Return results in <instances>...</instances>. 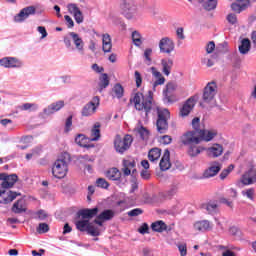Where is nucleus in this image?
I'll use <instances>...</instances> for the list:
<instances>
[{
	"instance_id": "nucleus-1",
	"label": "nucleus",
	"mask_w": 256,
	"mask_h": 256,
	"mask_svg": "<svg viewBox=\"0 0 256 256\" xmlns=\"http://www.w3.org/2000/svg\"><path fill=\"white\" fill-rule=\"evenodd\" d=\"M97 213H99V208L81 210L79 215L81 216L82 220L76 222L78 231H87V233L92 235V237H98V235H101V229L95 227L89 222L90 219L97 216Z\"/></svg>"
},
{
	"instance_id": "nucleus-2",
	"label": "nucleus",
	"mask_w": 256,
	"mask_h": 256,
	"mask_svg": "<svg viewBox=\"0 0 256 256\" xmlns=\"http://www.w3.org/2000/svg\"><path fill=\"white\" fill-rule=\"evenodd\" d=\"M130 101L137 111H145L146 115H149V112L153 109V91L149 90L146 94L137 92L131 97Z\"/></svg>"
},
{
	"instance_id": "nucleus-3",
	"label": "nucleus",
	"mask_w": 256,
	"mask_h": 256,
	"mask_svg": "<svg viewBox=\"0 0 256 256\" xmlns=\"http://www.w3.org/2000/svg\"><path fill=\"white\" fill-rule=\"evenodd\" d=\"M69 161H71V156L68 153L62 154L53 164V177L56 179H65L69 171Z\"/></svg>"
},
{
	"instance_id": "nucleus-4",
	"label": "nucleus",
	"mask_w": 256,
	"mask_h": 256,
	"mask_svg": "<svg viewBox=\"0 0 256 256\" xmlns=\"http://www.w3.org/2000/svg\"><path fill=\"white\" fill-rule=\"evenodd\" d=\"M217 95V84L215 82L208 83L202 93V105H208V107H215L217 105V100L215 97Z\"/></svg>"
},
{
	"instance_id": "nucleus-5",
	"label": "nucleus",
	"mask_w": 256,
	"mask_h": 256,
	"mask_svg": "<svg viewBox=\"0 0 256 256\" xmlns=\"http://www.w3.org/2000/svg\"><path fill=\"white\" fill-rule=\"evenodd\" d=\"M122 15H124L127 21H139L141 13L139 12V7L133 3L123 2L121 4Z\"/></svg>"
},
{
	"instance_id": "nucleus-6",
	"label": "nucleus",
	"mask_w": 256,
	"mask_h": 256,
	"mask_svg": "<svg viewBox=\"0 0 256 256\" xmlns=\"http://www.w3.org/2000/svg\"><path fill=\"white\" fill-rule=\"evenodd\" d=\"M157 114H158V119L156 122L157 131L158 133H165L167 129H169V123L167 121H169L171 117V112H169V110L165 108L164 109L157 108Z\"/></svg>"
},
{
	"instance_id": "nucleus-7",
	"label": "nucleus",
	"mask_w": 256,
	"mask_h": 256,
	"mask_svg": "<svg viewBox=\"0 0 256 256\" xmlns=\"http://www.w3.org/2000/svg\"><path fill=\"white\" fill-rule=\"evenodd\" d=\"M133 143V137L129 134L122 137L121 135H116L114 138V148L117 153L123 154Z\"/></svg>"
},
{
	"instance_id": "nucleus-8",
	"label": "nucleus",
	"mask_w": 256,
	"mask_h": 256,
	"mask_svg": "<svg viewBox=\"0 0 256 256\" xmlns=\"http://www.w3.org/2000/svg\"><path fill=\"white\" fill-rule=\"evenodd\" d=\"M197 101H199V95H194L190 98H188L182 107H180L179 110V116L180 117H189L191 111L195 109V105H197Z\"/></svg>"
},
{
	"instance_id": "nucleus-9",
	"label": "nucleus",
	"mask_w": 256,
	"mask_h": 256,
	"mask_svg": "<svg viewBox=\"0 0 256 256\" xmlns=\"http://www.w3.org/2000/svg\"><path fill=\"white\" fill-rule=\"evenodd\" d=\"M240 183L245 186L255 185L256 183V167L254 164L248 166L247 171L240 178Z\"/></svg>"
},
{
	"instance_id": "nucleus-10",
	"label": "nucleus",
	"mask_w": 256,
	"mask_h": 256,
	"mask_svg": "<svg viewBox=\"0 0 256 256\" xmlns=\"http://www.w3.org/2000/svg\"><path fill=\"white\" fill-rule=\"evenodd\" d=\"M100 99L98 96L92 98L90 102H88L81 111L82 117H93L95 113H97V109L99 108Z\"/></svg>"
},
{
	"instance_id": "nucleus-11",
	"label": "nucleus",
	"mask_w": 256,
	"mask_h": 256,
	"mask_svg": "<svg viewBox=\"0 0 256 256\" xmlns=\"http://www.w3.org/2000/svg\"><path fill=\"white\" fill-rule=\"evenodd\" d=\"M183 145H195L201 143V135L196 130L188 131L181 137Z\"/></svg>"
},
{
	"instance_id": "nucleus-12",
	"label": "nucleus",
	"mask_w": 256,
	"mask_h": 256,
	"mask_svg": "<svg viewBox=\"0 0 256 256\" xmlns=\"http://www.w3.org/2000/svg\"><path fill=\"white\" fill-rule=\"evenodd\" d=\"M0 65L5 69H21L23 61L15 57H4L0 59Z\"/></svg>"
},
{
	"instance_id": "nucleus-13",
	"label": "nucleus",
	"mask_w": 256,
	"mask_h": 256,
	"mask_svg": "<svg viewBox=\"0 0 256 256\" xmlns=\"http://www.w3.org/2000/svg\"><path fill=\"white\" fill-rule=\"evenodd\" d=\"M160 53L171 55L175 51V42L169 37H164L159 41Z\"/></svg>"
},
{
	"instance_id": "nucleus-14",
	"label": "nucleus",
	"mask_w": 256,
	"mask_h": 256,
	"mask_svg": "<svg viewBox=\"0 0 256 256\" xmlns=\"http://www.w3.org/2000/svg\"><path fill=\"white\" fill-rule=\"evenodd\" d=\"M19 177L17 174L7 175L6 173L0 174L1 187L3 189H11L15 183H17Z\"/></svg>"
},
{
	"instance_id": "nucleus-15",
	"label": "nucleus",
	"mask_w": 256,
	"mask_h": 256,
	"mask_svg": "<svg viewBox=\"0 0 256 256\" xmlns=\"http://www.w3.org/2000/svg\"><path fill=\"white\" fill-rule=\"evenodd\" d=\"M200 140L205 143H210L215 137L219 135V131L215 128H207L199 130Z\"/></svg>"
},
{
	"instance_id": "nucleus-16",
	"label": "nucleus",
	"mask_w": 256,
	"mask_h": 256,
	"mask_svg": "<svg viewBox=\"0 0 256 256\" xmlns=\"http://www.w3.org/2000/svg\"><path fill=\"white\" fill-rule=\"evenodd\" d=\"M206 155L210 157L211 159H217V157H221L223 155V145L219 143H214L210 147L205 148Z\"/></svg>"
},
{
	"instance_id": "nucleus-17",
	"label": "nucleus",
	"mask_w": 256,
	"mask_h": 256,
	"mask_svg": "<svg viewBox=\"0 0 256 256\" xmlns=\"http://www.w3.org/2000/svg\"><path fill=\"white\" fill-rule=\"evenodd\" d=\"M150 73L152 74L155 81L152 84L153 91L159 87V85H165V76L157 69V67L152 66L150 67Z\"/></svg>"
},
{
	"instance_id": "nucleus-18",
	"label": "nucleus",
	"mask_w": 256,
	"mask_h": 256,
	"mask_svg": "<svg viewBox=\"0 0 256 256\" xmlns=\"http://www.w3.org/2000/svg\"><path fill=\"white\" fill-rule=\"evenodd\" d=\"M219 171H221V163L218 161L211 162L209 167L204 170L203 177L204 179H211V177H215Z\"/></svg>"
},
{
	"instance_id": "nucleus-19",
	"label": "nucleus",
	"mask_w": 256,
	"mask_h": 256,
	"mask_svg": "<svg viewBox=\"0 0 256 256\" xmlns=\"http://www.w3.org/2000/svg\"><path fill=\"white\" fill-rule=\"evenodd\" d=\"M35 7L34 6H28L23 8L15 17L14 21L15 23H23L25 19H27L30 15H35Z\"/></svg>"
},
{
	"instance_id": "nucleus-20",
	"label": "nucleus",
	"mask_w": 256,
	"mask_h": 256,
	"mask_svg": "<svg viewBox=\"0 0 256 256\" xmlns=\"http://www.w3.org/2000/svg\"><path fill=\"white\" fill-rule=\"evenodd\" d=\"M226 196L228 197V199L223 198L222 203L227 205V207H230L231 209H233V201L231 199H237L239 197V191L235 187H229L226 190Z\"/></svg>"
},
{
	"instance_id": "nucleus-21",
	"label": "nucleus",
	"mask_w": 256,
	"mask_h": 256,
	"mask_svg": "<svg viewBox=\"0 0 256 256\" xmlns=\"http://www.w3.org/2000/svg\"><path fill=\"white\" fill-rule=\"evenodd\" d=\"M68 12L70 15H73L76 23L80 25V23H83L84 17H83V12H81V9L77 7V4H68L67 5Z\"/></svg>"
},
{
	"instance_id": "nucleus-22",
	"label": "nucleus",
	"mask_w": 256,
	"mask_h": 256,
	"mask_svg": "<svg viewBox=\"0 0 256 256\" xmlns=\"http://www.w3.org/2000/svg\"><path fill=\"white\" fill-rule=\"evenodd\" d=\"M113 217H115V212L113 210H104L96 217L94 222L96 223V225H99V227H103V222L111 221Z\"/></svg>"
},
{
	"instance_id": "nucleus-23",
	"label": "nucleus",
	"mask_w": 256,
	"mask_h": 256,
	"mask_svg": "<svg viewBox=\"0 0 256 256\" xmlns=\"http://www.w3.org/2000/svg\"><path fill=\"white\" fill-rule=\"evenodd\" d=\"M17 195V192L0 190V203L7 205V203H11L14 199H17Z\"/></svg>"
},
{
	"instance_id": "nucleus-24",
	"label": "nucleus",
	"mask_w": 256,
	"mask_h": 256,
	"mask_svg": "<svg viewBox=\"0 0 256 256\" xmlns=\"http://www.w3.org/2000/svg\"><path fill=\"white\" fill-rule=\"evenodd\" d=\"M65 107V101L59 100L50 104L47 108L44 109V115H53L57 111H61Z\"/></svg>"
},
{
	"instance_id": "nucleus-25",
	"label": "nucleus",
	"mask_w": 256,
	"mask_h": 256,
	"mask_svg": "<svg viewBox=\"0 0 256 256\" xmlns=\"http://www.w3.org/2000/svg\"><path fill=\"white\" fill-rule=\"evenodd\" d=\"M77 51H79V53H81V55H83V53L85 52V42H83V39L81 37H79V34L75 33V32H70L69 33Z\"/></svg>"
},
{
	"instance_id": "nucleus-26",
	"label": "nucleus",
	"mask_w": 256,
	"mask_h": 256,
	"mask_svg": "<svg viewBox=\"0 0 256 256\" xmlns=\"http://www.w3.org/2000/svg\"><path fill=\"white\" fill-rule=\"evenodd\" d=\"M136 162L133 159H128L123 161V168L122 172L124 175H131V173L135 174L137 172V169H135Z\"/></svg>"
},
{
	"instance_id": "nucleus-27",
	"label": "nucleus",
	"mask_w": 256,
	"mask_h": 256,
	"mask_svg": "<svg viewBox=\"0 0 256 256\" xmlns=\"http://www.w3.org/2000/svg\"><path fill=\"white\" fill-rule=\"evenodd\" d=\"M160 65H161L162 73L166 77H169L173 69V60L171 58H163L160 61Z\"/></svg>"
},
{
	"instance_id": "nucleus-28",
	"label": "nucleus",
	"mask_w": 256,
	"mask_h": 256,
	"mask_svg": "<svg viewBox=\"0 0 256 256\" xmlns=\"http://www.w3.org/2000/svg\"><path fill=\"white\" fill-rule=\"evenodd\" d=\"M249 7V0H236L231 4V9L235 13H241V11H245Z\"/></svg>"
},
{
	"instance_id": "nucleus-29",
	"label": "nucleus",
	"mask_w": 256,
	"mask_h": 256,
	"mask_svg": "<svg viewBox=\"0 0 256 256\" xmlns=\"http://www.w3.org/2000/svg\"><path fill=\"white\" fill-rule=\"evenodd\" d=\"M171 153L169 150H165L164 154L160 160V169L161 171H167L171 169V161H170Z\"/></svg>"
},
{
	"instance_id": "nucleus-30",
	"label": "nucleus",
	"mask_w": 256,
	"mask_h": 256,
	"mask_svg": "<svg viewBox=\"0 0 256 256\" xmlns=\"http://www.w3.org/2000/svg\"><path fill=\"white\" fill-rule=\"evenodd\" d=\"M195 231H211L213 229V223L209 220H200L194 223Z\"/></svg>"
},
{
	"instance_id": "nucleus-31",
	"label": "nucleus",
	"mask_w": 256,
	"mask_h": 256,
	"mask_svg": "<svg viewBox=\"0 0 256 256\" xmlns=\"http://www.w3.org/2000/svg\"><path fill=\"white\" fill-rule=\"evenodd\" d=\"M205 151V147L199 145V144H190L188 145L187 153L189 157H197L201 155Z\"/></svg>"
},
{
	"instance_id": "nucleus-32",
	"label": "nucleus",
	"mask_w": 256,
	"mask_h": 256,
	"mask_svg": "<svg viewBox=\"0 0 256 256\" xmlns=\"http://www.w3.org/2000/svg\"><path fill=\"white\" fill-rule=\"evenodd\" d=\"M238 51L241 55H247L251 51V40L244 38L240 41Z\"/></svg>"
},
{
	"instance_id": "nucleus-33",
	"label": "nucleus",
	"mask_w": 256,
	"mask_h": 256,
	"mask_svg": "<svg viewBox=\"0 0 256 256\" xmlns=\"http://www.w3.org/2000/svg\"><path fill=\"white\" fill-rule=\"evenodd\" d=\"M102 49L104 53H111V49H113V43L111 42V35L109 34L102 35Z\"/></svg>"
},
{
	"instance_id": "nucleus-34",
	"label": "nucleus",
	"mask_w": 256,
	"mask_h": 256,
	"mask_svg": "<svg viewBox=\"0 0 256 256\" xmlns=\"http://www.w3.org/2000/svg\"><path fill=\"white\" fill-rule=\"evenodd\" d=\"M101 139V123L96 122L91 129L90 141H99Z\"/></svg>"
},
{
	"instance_id": "nucleus-35",
	"label": "nucleus",
	"mask_w": 256,
	"mask_h": 256,
	"mask_svg": "<svg viewBox=\"0 0 256 256\" xmlns=\"http://www.w3.org/2000/svg\"><path fill=\"white\" fill-rule=\"evenodd\" d=\"M12 211L13 213H25L27 211V204L25 203V199H20L14 203Z\"/></svg>"
},
{
	"instance_id": "nucleus-36",
	"label": "nucleus",
	"mask_w": 256,
	"mask_h": 256,
	"mask_svg": "<svg viewBox=\"0 0 256 256\" xmlns=\"http://www.w3.org/2000/svg\"><path fill=\"white\" fill-rule=\"evenodd\" d=\"M202 209L209 214L216 213V211L219 209V203H217V201H210L208 203L202 204Z\"/></svg>"
},
{
	"instance_id": "nucleus-37",
	"label": "nucleus",
	"mask_w": 256,
	"mask_h": 256,
	"mask_svg": "<svg viewBox=\"0 0 256 256\" xmlns=\"http://www.w3.org/2000/svg\"><path fill=\"white\" fill-rule=\"evenodd\" d=\"M106 177L111 181H119L121 179V172L117 168H111L106 172Z\"/></svg>"
},
{
	"instance_id": "nucleus-38",
	"label": "nucleus",
	"mask_w": 256,
	"mask_h": 256,
	"mask_svg": "<svg viewBox=\"0 0 256 256\" xmlns=\"http://www.w3.org/2000/svg\"><path fill=\"white\" fill-rule=\"evenodd\" d=\"M218 2L219 0H203L201 5L205 11H214L217 9Z\"/></svg>"
},
{
	"instance_id": "nucleus-39",
	"label": "nucleus",
	"mask_w": 256,
	"mask_h": 256,
	"mask_svg": "<svg viewBox=\"0 0 256 256\" xmlns=\"http://www.w3.org/2000/svg\"><path fill=\"white\" fill-rule=\"evenodd\" d=\"M161 157V149L159 148H153L148 153V159L151 162L158 161Z\"/></svg>"
},
{
	"instance_id": "nucleus-40",
	"label": "nucleus",
	"mask_w": 256,
	"mask_h": 256,
	"mask_svg": "<svg viewBox=\"0 0 256 256\" xmlns=\"http://www.w3.org/2000/svg\"><path fill=\"white\" fill-rule=\"evenodd\" d=\"M241 195L244 199H248V201H255V188L244 189Z\"/></svg>"
},
{
	"instance_id": "nucleus-41",
	"label": "nucleus",
	"mask_w": 256,
	"mask_h": 256,
	"mask_svg": "<svg viewBox=\"0 0 256 256\" xmlns=\"http://www.w3.org/2000/svg\"><path fill=\"white\" fill-rule=\"evenodd\" d=\"M132 41L136 47H141L143 45V36L137 30L132 32Z\"/></svg>"
},
{
	"instance_id": "nucleus-42",
	"label": "nucleus",
	"mask_w": 256,
	"mask_h": 256,
	"mask_svg": "<svg viewBox=\"0 0 256 256\" xmlns=\"http://www.w3.org/2000/svg\"><path fill=\"white\" fill-rule=\"evenodd\" d=\"M75 143L80 147H89V138L83 134H78L75 138Z\"/></svg>"
},
{
	"instance_id": "nucleus-43",
	"label": "nucleus",
	"mask_w": 256,
	"mask_h": 256,
	"mask_svg": "<svg viewBox=\"0 0 256 256\" xmlns=\"http://www.w3.org/2000/svg\"><path fill=\"white\" fill-rule=\"evenodd\" d=\"M151 228L153 231H156L157 233H163L167 229V225L163 221H156L152 223Z\"/></svg>"
},
{
	"instance_id": "nucleus-44",
	"label": "nucleus",
	"mask_w": 256,
	"mask_h": 256,
	"mask_svg": "<svg viewBox=\"0 0 256 256\" xmlns=\"http://www.w3.org/2000/svg\"><path fill=\"white\" fill-rule=\"evenodd\" d=\"M134 131L141 137V139H149V130H147V128L138 125Z\"/></svg>"
},
{
	"instance_id": "nucleus-45",
	"label": "nucleus",
	"mask_w": 256,
	"mask_h": 256,
	"mask_svg": "<svg viewBox=\"0 0 256 256\" xmlns=\"http://www.w3.org/2000/svg\"><path fill=\"white\" fill-rule=\"evenodd\" d=\"M235 169V165L230 164L227 168L223 169L219 175L221 181H225L228 175H231L233 173V170Z\"/></svg>"
},
{
	"instance_id": "nucleus-46",
	"label": "nucleus",
	"mask_w": 256,
	"mask_h": 256,
	"mask_svg": "<svg viewBox=\"0 0 256 256\" xmlns=\"http://www.w3.org/2000/svg\"><path fill=\"white\" fill-rule=\"evenodd\" d=\"M151 55H153V49L152 48H146L144 50V61L146 63V65H151V63H153V59L151 58Z\"/></svg>"
},
{
	"instance_id": "nucleus-47",
	"label": "nucleus",
	"mask_w": 256,
	"mask_h": 256,
	"mask_svg": "<svg viewBox=\"0 0 256 256\" xmlns=\"http://www.w3.org/2000/svg\"><path fill=\"white\" fill-rule=\"evenodd\" d=\"M39 106L35 103H24L20 106V111H37Z\"/></svg>"
},
{
	"instance_id": "nucleus-48",
	"label": "nucleus",
	"mask_w": 256,
	"mask_h": 256,
	"mask_svg": "<svg viewBox=\"0 0 256 256\" xmlns=\"http://www.w3.org/2000/svg\"><path fill=\"white\" fill-rule=\"evenodd\" d=\"M100 89H106V87H109V76L107 74H101L100 75V83H99Z\"/></svg>"
},
{
	"instance_id": "nucleus-49",
	"label": "nucleus",
	"mask_w": 256,
	"mask_h": 256,
	"mask_svg": "<svg viewBox=\"0 0 256 256\" xmlns=\"http://www.w3.org/2000/svg\"><path fill=\"white\" fill-rule=\"evenodd\" d=\"M114 91V95L115 97H117V99H121V97H123V86H121V84H116L113 88Z\"/></svg>"
},
{
	"instance_id": "nucleus-50",
	"label": "nucleus",
	"mask_w": 256,
	"mask_h": 256,
	"mask_svg": "<svg viewBox=\"0 0 256 256\" xmlns=\"http://www.w3.org/2000/svg\"><path fill=\"white\" fill-rule=\"evenodd\" d=\"M134 80H135L137 89H139L143 84V76H141V72L139 71L134 72Z\"/></svg>"
},
{
	"instance_id": "nucleus-51",
	"label": "nucleus",
	"mask_w": 256,
	"mask_h": 256,
	"mask_svg": "<svg viewBox=\"0 0 256 256\" xmlns=\"http://www.w3.org/2000/svg\"><path fill=\"white\" fill-rule=\"evenodd\" d=\"M71 127H73V116H69L65 121L64 131L69 133L71 131Z\"/></svg>"
},
{
	"instance_id": "nucleus-52",
	"label": "nucleus",
	"mask_w": 256,
	"mask_h": 256,
	"mask_svg": "<svg viewBox=\"0 0 256 256\" xmlns=\"http://www.w3.org/2000/svg\"><path fill=\"white\" fill-rule=\"evenodd\" d=\"M177 247L181 256L187 255V243H179L177 244Z\"/></svg>"
},
{
	"instance_id": "nucleus-53",
	"label": "nucleus",
	"mask_w": 256,
	"mask_h": 256,
	"mask_svg": "<svg viewBox=\"0 0 256 256\" xmlns=\"http://www.w3.org/2000/svg\"><path fill=\"white\" fill-rule=\"evenodd\" d=\"M49 231V224L47 223H40L37 228V233L43 234Z\"/></svg>"
},
{
	"instance_id": "nucleus-54",
	"label": "nucleus",
	"mask_w": 256,
	"mask_h": 256,
	"mask_svg": "<svg viewBox=\"0 0 256 256\" xmlns=\"http://www.w3.org/2000/svg\"><path fill=\"white\" fill-rule=\"evenodd\" d=\"M176 37L179 39V41L185 40V30L183 27H179L176 29Z\"/></svg>"
},
{
	"instance_id": "nucleus-55",
	"label": "nucleus",
	"mask_w": 256,
	"mask_h": 256,
	"mask_svg": "<svg viewBox=\"0 0 256 256\" xmlns=\"http://www.w3.org/2000/svg\"><path fill=\"white\" fill-rule=\"evenodd\" d=\"M177 83L175 82H169L167 85H166V91H168L169 93H173V91H177Z\"/></svg>"
},
{
	"instance_id": "nucleus-56",
	"label": "nucleus",
	"mask_w": 256,
	"mask_h": 256,
	"mask_svg": "<svg viewBox=\"0 0 256 256\" xmlns=\"http://www.w3.org/2000/svg\"><path fill=\"white\" fill-rule=\"evenodd\" d=\"M64 19L67 23L68 29H73V27H75V22L73 21V18H71V16L65 15Z\"/></svg>"
},
{
	"instance_id": "nucleus-57",
	"label": "nucleus",
	"mask_w": 256,
	"mask_h": 256,
	"mask_svg": "<svg viewBox=\"0 0 256 256\" xmlns=\"http://www.w3.org/2000/svg\"><path fill=\"white\" fill-rule=\"evenodd\" d=\"M227 21L230 23V25H237V15L235 14H228L227 15Z\"/></svg>"
},
{
	"instance_id": "nucleus-58",
	"label": "nucleus",
	"mask_w": 256,
	"mask_h": 256,
	"mask_svg": "<svg viewBox=\"0 0 256 256\" xmlns=\"http://www.w3.org/2000/svg\"><path fill=\"white\" fill-rule=\"evenodd\" d=\"M241 231L239 228L232 226L229 228V235H232L233 237H239Z\"/></svg>"
},
{
	"instance_id": "nucleus-59",
	"label": "nucleus",
	"mask_w": 256,
	"mask_h": 256,
	"mask_svg": "<svg viewBox=\"0 0 256 256\" xmlns=\"http://www.w3.org/2000/svg\"><path fill=\"white\" fill-rule=\"evenodd\" d=\"M173 139L169 135H164L160 137V143H163V145H169Z\"/></svg>"
},
{
	"instance_id": "nucleus-60",
	"label": "nucleus",
	"mask_w": 256,
	"mask_h": 256,
	"mask_svg": "<svg viewBox=\"0 0 256 256\" xmlns=\"http://www.w3.org/2000/svg\"><path fill=\"white\" fill-rule=\"evenodd\" d=\"M36 217L41 221H45V218L49 217V214H47L45 210H39L38 212H36Z\"/></svg>"
},
{
	"instance_id": "nucleus-61",
	"label": "nucleus",
	"mask_w": 256,
	"mask_h": 256,
	"mask_svg": "<svg viewBox=\"0 0 256 256\" xmlns=\"http://www.w3.org/2000/svg\"><path fill=\"white\" fill-rule=\"evenodd\" d=\"M97 185L102 187V189H107L109 187V182L103 178L97 180Z\"/></svg>"
},
{
	"instance_id": "nucleus-62",
	"label": "nucleus",
	"mask_w": 256,
	"mask_h": 256,
	"mask_svg": "<svg viewBox=\"0 0 256 256\" xmlns=\"http://www.w3.org/2000/svg\"><path fill=\"white\" fill-rule=\"evenodd\" d=\"M37 31H38V33H40V35H42L41 39H45L47 37V35H48L47 29H45L44 26H38L37 27Z\"/></svg>"
},
{
	"instance_id": "nucleus-63",
	"label": "nucleus",
	"mask_w": 256,
	"mask_h": 256,
	"mask_svg": "<svg viewBox=\"0 0 256 256\" xmlns=\"http://www.w3.org/2000/svg\"><path fill=\"white\" fill-rule=\"evenodd\" d=\"M201 123V120L199 119V117H195L192 120V127L193 129H195V131H199V125Z\"/></svg>"
},
{
	"instance_id": "nucleus-64",
	"label": "nucleus",
	"mask_w": 256,
	"mask_h": 256,
	"mask_svg": "<svg viewBox=\"0 0 256 256\" xmlns=\"http://www.w3.org/2000/svg\"><path fill=\"white\" fill-rule=\"evenodd\" d=\"M213 51H215V42L211 41L206 46V52L213 53Z\"/></svg>"
}]
</instances>
